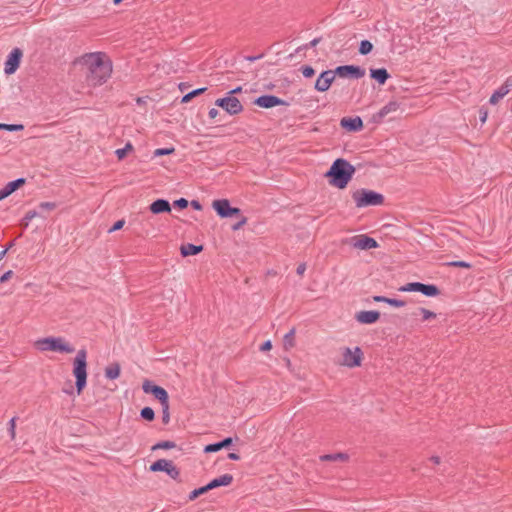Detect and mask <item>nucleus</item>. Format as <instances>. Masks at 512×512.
<instances>
[{
	"label": "nucleus",
	"instance_id": "4c0bfd02",
	"mask_svg": "<svg viewBox=\"0 0 512 512\" xmlns=\"http://www.w3.org/2000/svg\"><path fill=\"white\" fill-rule=\"evenodd\" d=\"M23 129H24V126L22 124H4V123H0V130L21 131Z\"/></svg>",
	"mask_w": 512,
	"mask_h": 512
},
{
	"label": "nucleus",
	"instance_id": "4468645a",
	"mask_svg": "<svg viewBox=\"0 0 512 512\" xmlns=\"http://www.w3.org/2000/svg\"><path fill=\"white\" fill-rule=\"evenodd\" d=\"M22 51L19 48H14L10 54L8 55L5 61L4 72L8 75L16 72L20 65V61L22 58Z\"/></svg>",
	"mask_w": 512,
	"mask_h": 512
},
{
	"label": "nucleus",
	"instance_id": "09e8293b",
	"mask_svg": "<svg viewBox=\"0 0 512 512\" xmlns=\"http://www.w3.org/2000/svg\"><path fill=\"white\" fill-rule=\"evenodd\" d=\"M305 271H306V264L305 263L299 264L297 269H296L297 274L302 276Z\"/></svg>",
	"mask_w": 512,
	"mask_h": 512
},
{
	"label": "nucleus",
	"instance_id": "3c124183",
	"mask_svg": "<svg viewBox=\"0 0 512 512\" xmlns=\"http://www.w3.org/2000/svg\"><path fill=\"white\" fill-rule=\"evenodd\" d=\"M219 112L216 108H211L208 112V115L211 119H215L218 116Z\"/></svg>",
	"mask_w": 512,
	"mask_h": 512
},
{
	"label": "nucleus",
	"instance_id": "13d9d810",
	"mask_svg": "<svg viewBox=\"0 0 512 512\" xmlns=\"http://www.w3.org/2000/svg\"><path fill=\"white\" fill-rule=\"evenodd\" d=\"M12 246V244H10L7 248H5L4 250H2L0 252V261L5 257L7 251L9 250V248Z\"/></svg>",
	"mask_w": 512,
	"mask_h": 512
},
{
	"label": "nucleus",
	"instance_id": "cd10ccee",
	"mask_svg": "<svg viewBox=\"0 0 512 512\" xmlns=\"http://www.w3.org/2000/svg\"><path fill=\"white\" fill-rule=\"evenodd\" d=\"M373 301L387 303L394 307H403L406 304V302L403 300L388 298L386 296H373Z\"/></svg>",
	"mask_w": 512,
	"mask_h": 512
},
{
	"label": "nucleus",
	"instance_id": "338daca9",
	"mask_svg": "<svg viewBox=\"0 0 512 512\" xmlns=\"http://www.w3.org/2000/svg\"><path fill=\"white\" fill-rule=\"evenodd\" d=\"M115 224H118V225H121V224H124L123 221H117Z\"/></svg>",
	"mask_w": 512,
	"mask_h": 512
},
{
	"label": "nucleus",
	"instance_id": "f704fd0d",
	"mask_svg": "<svg viewBox=\"0 0 512 512\" xmlns=\"http://www.w3.org/2000/svg\"><path fill=\"white\" fill-rule=\"evenodd\" d=\"M373 49V45L370 41L368 40H363L360 42V46H359V53L362 54V55H367L369 54Z\"/></svg>",
	"mask_w": 512,
	"mask_h": 512
},
{
	"label": "nucleus",
	"instance_id": "6ab92c4d",
	"mask_svg": "<svg viewBox=\"0 0 512 512\" xmlns=\"http://www.w3.org/2000/svg\"><path fill=\"white\" fill-rule=\"evenodd\" d=\"M25 184V179L19 178L17 180L7 183L2 189H0V201L10 196L17 189Z\"/></svg>",
	"mask_w": 512,
	"mask_h": 512
},
{
	"label": "nucleus",
	"instance_id": "4d7b16f0",
	"mask_svg": "<svg viewBox=\"0 0 512 512\" xmlns=\"http://www.w3.org/2000/svg\"><path fill=\"white\" fill-rule=\"evenodd\" d=\"M429 460L432 461L434 464H437V465L440 464V462H441L439 456H432V457H430Z\"/></svg>",
	"mask_w": 512,
	"mask_h": 512
},
{
	"label": "nucleus",
	"instance_id": "ea45409f",
	"mask_svg": "<svg viewBox=\"0 0 512 512\" xmlns=\"http://www.w3.org/2000/svg\"><path fill=\"white\" fill-rule=\"evenodd\" d=\"M16 420H17V417H13V418H11V420L8 423V432H9L11 440H14L16 437V431H15L16 430Z\"/></svg>",
	"mask_w": 512,
	"mask_h": 512
},
{
	"label": "nucleus",
	"instance_id": "680f3d73",
	"mask_svg": "<svg viewBox=\"0 0 512 512\" xmlns=\"http://www.w3.org/2000/svg\"><path fill=\"white\" fill-rule=\"evenodd\" d=\"M505 81H506L507 85L509 86V88L511 89L512 88V77H508Z\"/></svg>",
	"mask_w": 512,
	"mask_h": 512
},
{
	"label": "nucleus",
	"instance_id": "0e129e2a",
	"mask_svg": "<svg viewBox=\"0 0 512 512\" xmlns=\"http://www.w3.org/2000/svg\"><path fill=\"white\" fill-rule=\"evenodd\" d=\"M449 230H450L451 232L458 233V231H457L456 229L452 228V227H449Z\"/></svg>",
	"mask_w": 512,
	"mask_h": 512
},
{
	"label": "nucleus",
	"instance_id": "2eb2a0df",
	"mask_svg": "<svg viewBox=\"0 0 512 512\" xmlns=\"http://www.w3.org/2000/svg\"><path fill=\"white\" fill-rule=\"evenodd\" d=\"M56 205L55 203L50 202H44L41 203L36 209L33 211H29L26 215V219L32 220V219H39V220H46L47 214L53 210H55Z\"/></svg>",
	"mask_w": 512,
	"mask_h": 512
},
{
	"label": "nucleus",
	"instance_id": "864d4df0",
	"mask_svg": "<svg viewBox=\"0 0 512 512\" xmlns=\"http://www.w3.org/2000/svg\"><path fill=\"white\" fill-rule=\"evenodd\" d=\"M193 99V97L191 96L190 93L186 94L185 96H183L181 102L182 103H188L190 102L191 100Z\"/></svg>",
	"mask_w": 512,
	"mask_h": 512
},
{
	"label": "nucleus",
	"instance_id": "b1692460",
	"mask_svg": "<svg viewBox=\"0 0 512 512\" xmlns=\"http://www.w3.org/2000/svg\"><path fill=\"white\" fill-rule=\"evenodd\" d=\"M233 482V476L231 474H224L218 478L211 480L208 483L210 490L218 488L220 486H228Z\"/></svg>",
	"mask_w": 512,
	"mask_h": 512
},
{
	"label": "nucleus",
	"instance_id": "393cba45",
	"mask_svg": "<svg viewBox=\"0 0 512 512\" xmlns=\"http://www.w3.org/2000/svg\"><path fill=\"white\" fill-rule=\"evenodd\" d=\"M170 209L169 202L163 199H158L150 205V210L154 214L169 212Z\"/></svg>",
	"mask_w": 512,
	"mask_h": 512
},
{
	"label": "nucleus",
	"instance_id": "ddd939ff",
	"mask_svg": "<svg viewBox=\"0 0 512 512\" xmlns=\"http://www.w3.org/2000/svg\"><path fill=\"white\" fill-rule=\"evenodd\" d=\"M335 76L342 78H362L365 75V70L354 65L338 66L334 70Z\"/></svg>",
	"mask_w": 512,
	"mask_h": 512
},
{
	"label": "nucleus",
	"instance_id": "473e14b6",
	"mask_svg": "<svg viewBox=\"0 0 512 512\" xmlns=\"http://www.w3.org/2000/svg\"><path fill=\"white\" fill-rule=\"evenodd\" d=\"M208 491H210V488L207 485L205 486H202V487H199L197 489H194L188 496V500L189 501H194L195 499H197L199 496L207 493Z\"/></svg>",
	"mask_w": 512,
	"mask_h": 512
},
{
	"label": "nucleus",
	"instance_id": "4be33fe9",
	"mask_svg": "<svg viewBox=\"0 0 512 512\" xmlns=\"http://www.w3.org/2000/svg\"><path fill=\"white\" fill-rule=\"evenodd\" d=\"M203 251V245H195L192 243L182 244L180 246V254L182 257L197 255Z\"/></svg>",
	"mask_w": 512,
	"mask_h": 512
},
{
	"label": "nucleus",
	"instance_id": "7ed1b4c3",
	"mask_svg": "<svg viewBox=\"0 0 512 512\" xmlns=\"http://www.w3.org/2000/svg\"><path fill=\"white\" fill-rule=\"evenodd\" d=\"M73 375L77 393L80 395L87 384V350L84 348L77 352L73 360Z\"/></svg>",
	"mask_w": 512,
	"mask_h": 512
},
{
	"label": "nucleus",
	"instance_id": "72a5a7b5",
	"mask_svg": "<svg viewBox=\"0 0 512 512\" xmlns=\"http://www.w3.org/2000/svg\"><path fill=\"white\" fill-rule=\"evenodd\" d=\"M140 416L146 421H153L155 418V412L151 407H144L140 411Z\"/></svg>",
	"mask_w": 512,
	"mask_h": 512
},
{
	"label": "nucleus",
	"instance_id": "dca6fc26",
	"mask_svg": "<svg viewBox=\"0 0 512 512\" xmlns=\"http://www.w3.org/2000/svg\"><path fill=\"white\" fill-rule=\"evenodd\" d=\"M334 70H326L322 72L316 80L315 89L319 92L327 91L335 80Z\"/></svg>",
	"mask_w": 512,
	"mask_h": 512
},
{
	"label": "nucleus",
	"instance_id": "e433bc0d",
	"mask_svg": "<svg viewBox=\"0 0 512 512\" xmlns=\"http://www.w3.org/2000/svg\"><path fill=\"white\" fill-rule=\"evenodd\" d=\"M162 422L164 424H168L170 421V413H169V401L166 403H162Z\"/></svg>",
	"mask_w": 512,
	"mask_h": 512
},
{
	"label": "nucleus",
	"instance_id": "aec40b11",
	"mask_svg": "<svg viewBox=\"0 0 512 512\" xmlns=\"http://www.w3.org/2000/svg\"><path fill=\"white\" fill-rule=\"evenodd\" d=\"M340 125L348 131H360L363 128V122L360 117H344L341 119Z\"/></svg>",
	"mask_w": 512,
	"mask_h": 512
},
{
	"label": "nucleus",
	"instance_id": "8fccbe9b",
	"mask_svg": "<svg viewBox=\"0 0 512 512\" xmlns=\"http://www.w3.org/2000/svg\"><path fill=\"white\" fill-rule=\"evenodd\" d=\"M206 91V88L203 87V88H199V89H196V90H193L191 92H189L191 94V96L194 98L202 93H204Z\"/></svg>",
	"mask_w": 512,
	"mask_h": 512
},
{
	"label": "nucleus",
	"instance_id": "c9c22d12",
	"mask_svg": "<svg viewBox=\"0 0 512 512\" xmlns=\"http://www.w3.org/2000/svg\"><path fill=\"white\" fill-rule=\"evenodd\" d=\"M176 447V444L175 442L173 441H161V442H158L157 444H155L153 447H152V450H157V449H172V448H175Z\"/></svg>",
	"mask_w": 512,
	"mask_h": 512
},
{
	"label": "nucleus",
	"instance_id": "de8ad7c7",
	"mask_svg": "<svg viewBox=\"0 0 512 512\" xmlns=\"http://www.w3.org/2000/svg\"><path fill=\"white\" fill-rule=\"evenodd\" d=\"M175 206L179 208H186L188 206V201L184 198H180L174 202Z\"/></svg>",
	"mask_w": 512,
	"mask_h": 512
},
{
	"label": "nucleus",
	"instance_id": "c756f323",
	"mask_svg": "<svg viewBox=\"0 0 512 512\" xmlns=\"http://www.w3.org/2000/svg\"><path fill=\"white\" fill-rule=\"evenodd\" d=\"M120 365L119 363H112L110 364L108 367H106L105 369V376L108 378V379H116L119 377L120 375Z\"/></svg>",
	"mask_w": 512,
	"mask_h": 512
},
{
	"label": "nucleus",
	"instance_id": "58836bf2",
	"mask_svg": "<svg viewBox=\"0 0 512 512\" xmlns=\"http://www.w3.org/2000/svg\"><path fill=\"white\" fill-rule=\"evenodd\" d=\"M175 152L174 147H168V148H158L154 150L153 154L156 157L163 156V155H171Z\"/></svg>",
	"mask_w": 512,
	"mask_h": 512
},
{
	"label": "nucleus",
	"instance_id": "f3484780",
	"mask_svg": "<svg viewBox=\"0 0 512 512\" xmlns=\"http://www.w3.org/2000/svg\"><path fill=\"white\" fill-rule=\"evenodd\" d=\"M254 104L258 107L269 109L276 106L286 105V102L274 95H263L255 99Z\"/></svg>",
	"mask_w": 512,
	"mask_h": 512
},
{
	"label": "nucleus",
	"instance_id": "f257e3e1",
	"mask_svg": "<svg viewBox=\"0 0 512 512\" xmlns=\"http://www.w3.org/2000/svg\"><path fill=\"white\" fill-rule=\"evenodd\" d=\"M77 65L91 87L103 85L110 79L113 65L110 58L103 52L86 53L76 59Z\"/></svg>",
	"mask_w": 512,
	"mask_h": 512
},
{
	"label": "nucleus",
	"instance_id": "69168bd1",
	"mask_svg": "<svg viewBox=\"0 0 512 512\" xmlns=\"http://www.w3.org/2000/svg\"><path fill=\"white\" fill-rule=\"evenodd\" d=\"M241 226H232L234 230H238Z\"/></svg>",
	"mask_w": 512,
	"mask_h": 512
},
{
	"label": "nucleus",
	"instance_id": "39448f33",
	"mask_svg": "<svg viewBox=\"0 0 512 512\" xmlns=\"http://www.w3.org/2000/svg\"><path fill=\"white\" fill-rule=\"evenodd\" d=\"M37 349L41 351H59L62 353H73L75 348L66 343L61 337H47L35 342Z\"/></svg>",
	"mask_w": 512,
	"mask_h": 512
},
{
	"label": "nucleus",
	"instance_id": "5701e85b",
	"mask_svg": "<svg viewBox=\"0 0 512 512\" xmlns=\"http://www.w3.org/2000/svg\"><path fill=\"white\" fill-rule=\"evenodd\" d=\"M510 92V88L506 81L491 95L489 102L492 105H496L503 97Z\"/></svg>",
	"mask_w": 512,
	"mask_h": 512
},
{
	"label": "nucleus",
	"instance_id": "bb28decb",
	"mask_svg": "<svg viewBox=\"0 0 512 512\" xmlns=\"http://www.w3.org/2000/svg\"><path fill=\"white\" fill-rule=\"evenodd\" d=\"M370 76L375 81H377L380 85H383L386 83V81L389 78V73L386 69L380 68V69H371L370 70Z\"/></svg>",
	"mask_w": 512,
	"mask_h": 512
},
{
	"label": "nucleus",
	"instance_id": "f8f14e48",
	"mask_svg": "<svg viewBox=\"0 0 512 512\" xmlns=\"http://www.w3.org/2000/svg\"><path fill=\"white\" fill-rule=\"evenodd\" d=\"M362 358L363 352L359 347H356L354 351L346 347L343 351V363L350 368L360 366Z\"/></svg>",
	"mask_w": 512,
	"mask_h": 512
},
{
	"label": "nucleus",
	"instance_id": "6e6d98bb",
	"mask_svg": "<svg viewBox=\"0 0 512 512\" xmlns=\"http://www.w3.org/2000/svg\"><path fill=\"white\" fill-rule=\"evenodd\" d=\"M487 117H488V113L487 111H481V117H480V120L482 123H485L486 120H487Z\"/></svg>",
	"mask_w": 512,
	"mask_h": 512
},
{
	"label": "nucleus",
	"instance_id": "37998d69",
	"mask_svg": "<svg viewBox=\"0 0 512 512\" xmlns=\"http://www.w3.org/2000/svg\"><path fill=\"white\" fill-rule=\"evenodd\" d=\"M302 74L304 77L310 78L315 74V71L311 66H304L302 68Z\"/></svg>",
	"mask_w": 512,
	"mask_h": 512
},
{
	"label": "nucleus",
	"instance_id": "c85d7f7f",
	"mask_svg": "<svg viewBox=\"0 0 512 512\" xmlns=\"http://www.w3.org/2000/svg\"><path fill=\"white\" fill-rule=\"evenodd\" d=\"M295 328H292L288 333L284 335L283 347L285 350H289L295 346Z\"/></svg>",
	"mask_w": 512,
	"mask_h": 512
},
{
	"label": "nucleus",
	"instance_id": "603ef678",
	"mask_svg": "<svg viewBox=\"0 0 512 512\" xmlns=\"http://www.w3.org/2000/svg\"><path fill=\"white\" fill-rule=\"evenodd\" d=\"M228 458L230 460H235L236 461V460L240 459V455L237 454V453L231 452V453L228 454Z\"/></svg>",
	"mask_w": 512,
	"mask_h": 512
},
{
	"label": "nucleus",
	"instance_id": "a19ab883",
	"mask_svg": "<svg viewBox=\"0 0 512 512\" xmlns=\"http://www.w3.org/2000/svg\"><path fill=\"white\" fill-rule=\"evenodd\" d=\"M418 311L423 315V320H429V319H432V318H435L436 317V313L426 309V308H423V307H420L418 309Z\"/></svg>",
	"mask_w": 512,
	"mask_h": 512
},
{
	"label": "nucleus",
	"instance_id": "0eeeda50",
	"mask_svg": "<svg viewBox=\"0 0 512 512\" xmlns=\"http://www.w3.org/2000/svg\"><path fill=\"white\" fill-rule=\"evenodd\" d=\"M401 292H420L428 297H435L440 294V289L434 284H424L421 282H410L399 288Z\"/></svg>",
	"mask_w": 512,
	"mask_h": 512
},
{
	"label": "nucleus",
	"instance_id": "e2e57ef3",
	"mask_svg": "<svg viewBox=\"0 0 512 512\" xmlns=\"http://www.w3.org/2000/svg\"><path fill=\"white\" fill-rule=\"evenodd\" d=\"M123 0H113V4L115 6H118L120 3H122Z\"/></svg>",
	"mask_w": 512,
	"mask_h": 512
},
{
	"label": "nucleus",
	"instance_id": "9d476101",
	"mask_svg": "<svg viewBox=\"0 0 512 512\" xmlns=\"http://www.w3.org/2000/svg\"><path fill=\"white\" fill-rule=\"evenodd\" d=\"M348 243L351 244L354 248L360 250H369L379 246L378 242L374 238L366 234L353 236L349 239Z\"/></svg>",
	"mask_w": 512,
	"mask_h": 512
},
{
	"label": "nucleus",
	"instance_id": "412c9836",
	"mask_svg": "<svg viewBox=\"0 0 512 512\" xmlns=\"http://www.w3.org/2000/svg\"><path fill=\"white\" fill-rule=\"evenodd\" d=\"M232 443H233V439L231 437H227L219 442L206 445L204 448V452L205 453L217 452L223 448L230 447L232 445Z\"/></svg>",
	"mask_w": 512,
	"mask_h": 512
},
{
	"label": "nucleus",
	"instance_id": "a211bd4d",
	"mask_svg": "<svg viewBox=\"0 0 512 512\" xmlns=\"http://www.w3.org/2000/svg\"><path fill=\"white\" fill-rule=\"evenodd\" d=\"M380 312L376 310L360 311L355 314V319L361 324H374L380 319Z\"/></svg>",
	"mask_w": 512,
	"mask_h": 512
},
{
	"label": "nucleus",
	"instance_id": "20e7f679",
	"mask_svg": "<svg viewBox=\"0 0 512 512\" xmlns=\"http://www.w3.org/2000/svg\"><path fill=\"white\" fill-rule=\"evenodd\" d=\"M212 207L221 218L235 220L237 224H245L249 218L236 207H232L227 199L214 200Z\"/></svg>",
	"mask_w": 512,
	"mask_h": 512
},
{
	"label": "nucleus",
	"instance_id": "79ce46f5",
	"mask_svg": "<svg viewBox=\"0 0 512 512\" xmlns=\"http://www.w3.org/2000/svg\"><path fill=\"white\" fill-rule=\"evenodd\" d=\"M167 474L174 480H177L180 476V470L172 463L169 470H167Z\"/></svg>",
	"mask_w": 512,
	"mask_h": 512
},
{
	"label": "nucleus",
	"instance_id": "6e6552de",
	"mask_svg": "<svg viewBox=\"0 0 512 512\" xmlns=\"http://www.w3.org/2000/svg\"><path fill=\"white\" fill-rule=\"evenodd\" d=\"M215 105L224 109L229 115H237L243 111V106L238 98L226 96L215 101Z\"/></svg>",
	"mask_w": 512,
	"mask_h": 512
},
{
	"label": "nucleus",
	"instance_id": "5fc2aeb1",
	"mask_svg": "<svg viewBox=\"0 0 512 512\" xmlns=\"http://www.w3.org/2000/svg\"><path fill=\"white\" fill-rule=\"evenodd\" d=\"M242 91V87H237L233 90H231L229 93H228V96H233L234 94H238Z\"/></svg>",
	"mask_w": 512,
	"mask_h": 512
},
{
	"label": "nucleus",
	"instance_id": "9b49d317",
	"mask_svg": "<svg viewBox=\"0 0 512 512\" xmlns=\"http://www.w3.org/2000/svg\"><path fill=\"white\" fill-rule=\"evenodd\" d=\"M398 111H403L401 103L397 100H391L375 113L372 118L375 122L381 123L386 116Z\"/></svg>",
	"mask_w": 512,
	"mask_h": 512
},
{
	"label": "nucleus",
	"instance_id": "7c9ffc66",
	"mask_svg": "<svg viewBox=\"0 0 512 512\" xmlns=\"http://www.w3.org/2000/svg\"><path fill=\"white\" fill-rule=\"evenodd\" d=\"M322 461H342L345 462L349 459L348 454L346 453H335V454H325L320 457Z\"/></svg>",
	"mask_w": 512,
	"mask_h": 512
},
{
	"label": "nucleus",
	"instance_id": "49530a36",
	"mask_svg": "<svg viewBox=\"0 0 512 512\" xmlns=\"http://www.w3.org/2000/svg\"><path fill=\"white\" fill-rule=\"evenodd\" d=\"M272 349V343L270 340H267L265 341L261 346H260V351L262 352H266V351H269Z\"/></svg>",
	"mask_w": 512,
	"mask_h": 512
},
{
	"label": "nucleus",
	"instance_id": "f03ea898",
	"mask_svg": "<svg viewBox=\"0 0 512 512\" xmlns=\"http://www.w3.org/2000/svg\"><path fill=\"white\" fill-rule=\"evenodd\" d=\"M355 168L344 159H337L333 162L325 176L329 183L339 189H344L352 179Z\"/></svg>",
	"mask_w": 512,
	"mask_h": 512
},
{
	"label": "nucleus",
	"instance_id": "a18cd8bd",
	"mask_svg": "<svg viewBox=\"0 0 512 512\" xmlns=\"http://www.w3.org/2000/svg\"><path fill=\"white\" fill-rule=\"evenodd\" d=\"M12 276H13V271H12V270H9V271L5 272V273L0 277V282H1V283H5V282H6V281H8Z\"/></svg>",
	"mask_w": 512,
	"mask_h": 512
},
{
	"label": "nucleus",
	"instance_id": "052dcab7",
	"mask_svg": "<svg viewBox=\"0 0 512 512\" xmlns=\"http://www.w3.org/2000/svg\"><path fill=\"white\" fill-rule=\"evenodd\" d=\"M192 206L195 208V209H201V205L199 204V202L197 201H192Z\"/></svg>",
	"mask_w": 512,
	"mask_h": 512
},
{
	"label": "nucleus",
	"instance_id": "423d86ee",
	"mask_svg": "<svg viewBox=\"0 0 512 512\" xmlns=\"http://www.w3.org/2000/svg\"><path fill=\"white\" fill-rule=\"evenodd\" d=\"M352 199L357 207L376 206L383 203V195L367 189L353 192Z\"/></svg>",
	"mask_w": 512,
	"mask_h": 512
},
{
	"label": "nucleus",
	"instance_id": "774afa93",
	"mask_svg": "<svg viewBox=\"0 0 512 512\" xmlns=\"http://www.w3.org/2000/svg\"><path fill=\"white\" fill-rule=\"evenodd\" d=\"M268 274H270V275H275L276 273H275V272H271V271H269V272H268Z\"/></svg>",
	"mask_w": 512,
	"mask_h": 512
},
{
	"label": "nucleus",
	"instance_id": "a878e982",
	"mask_svg": "<svg viewBox=\"0 0 512 512\" xmlns=\"http://www.w3.org/2000/svg\"><path fill=\"white\" fill-rule=\"evenodd\" d=\"M172 461L166 460V459H158L154 463L150 465L149 470L152 472H165L167 473V470H169V467H171Z\"/></svg>",
	"mask_w": 512,
	"mask_h": 512
},
{
	"label": "nucleus",
	"instance_id": "c03bdc74",
	"mask_svg": "<svg viewBox=\"0 0 512 512\" xmlns=\"http://www.w3.org/2000/svg\"><path fill=\"white\" fill-rule=\"evenodd\" d=\"M452 267L470 268L471 265L465 261H453L449 263Z\"/></svg>",
	"mask_w": 512,
	"mask_h": 512
},
{
	"label": "nucleus",
	"instance_id": "bf43d9fd",
	"mask_svg": "<svg viewBox=\"0 0 512 512\" xmlns=\"http://www.w3.org/2000/svg\"><path fill=\"white\" fill-rule=\"evenodd\" d=\"M124 226H111V228L108 230V233H112L116 230L122 229Z\"/></svg>",
	"mask_w": 512,
	"mask_h": 512
},
{
	"label": "nucleus",
	"instance_id": "2f4dec72",
	"mask_svg": "<svg viewBox=\"0 0 512 512\" xmlns=\"http://www.w3.org/2000/svg\"><path fill=\"white\" fill-rule=\"evenodd\" d=\"M134 150V146L132 145L131 142H128L126 143L125 147L124 148H121V149H117L115 151V154L118 158V160H123L130 152H132Z\"/></svg>",
	"mask_w": 512,
	"mask_h": 512
},
{
	"label": "nucleus",
	"instance_id": "1a4fd4ad",
	"mask_svg": "<svg viewBox=\"0 0 512 512\" xmlns=\"http://www.w3.org/2000/svg\"><path fill=\"white\" fill-rule=\"evenodd\" d=\"M142 389L146 394H152L157 400H159L160 404L169 401L167 391L163 387L154 384L150 380H145L143 382Z\"/></svg>",
	"mask_w": 512,
	"mask_h": 512
}]
</instances>
